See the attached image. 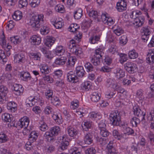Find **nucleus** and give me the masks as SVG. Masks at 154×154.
Wrapping results in <instances>:
<instances>
[{
  "instance_id": "obj_48",
  "label": "nucleus",
  "mask_w": 154,
  "mask_h": 154,
  "mask_svg": "<svg viewBox=\"0 0 154 154\" xmlns=\"http://www.w3.org/2000/svg\"><path fill=\"white\" fill-rule=\"evenodd\" d=\"M41 71L43 74H48L50 71L49 68L47 66L45 65L42 66L40 68Z\"/></svg>"
},
{
  "instance_id": "obj_9",
  "label": "nucleus",
  "mask_w": 154,
  "mask_h": 154,
  "mask_svg": "<svg viewBox=\"0 0 154 154\" xmlns=\"http://www.w3.org/2000/svg\"><path fill=\"white\" fill-rule=\"evenodd\" d=\"M66 131L70 137L73 138L76 137L78 135L79 132L77 129L71 126L68 127Z\"/></svg>"
},
{
  "instance_id": "obj_20",
  "label": "nucleus",
  "mask_w": 154,
  "mask_h": 154,
  "mask_svg": "<svg viewBox=\"0 0 154 154\" xmlns=\"http://www.w3.org/2000/svg\"><path fill=\"white\" fill-rule=\"evenodd\" d=\"M30 42L34 45H38L41 43V39L40 37L34 35L30 38Z\"/></svg>"
},
{
  "instance_id": "obj_22",
  "label": "nucleus",
  "mask_w": 154,
  "mask_h": 154,
  "mask_svg": "<svg viewBox=\"0 0 154 154\" xmlns=\"http://www.w3.org/2000/svg\"><path fill=\"white\" fill-rule=\"evenodd\" d=\"M125 126L121 127L123 128V131L125 134H127L128 135H133L134 136L136 135V134H134V131L132 128L127 127V124L124 123Z\"/></svg>"
},
{
  "instance_id": "obj_25",
  "label": "nucleus",
  "mask_w": 154,
  "mask_h": 154,
  "mask_svg": "<svg viewBox=\"0 0 154 154\" xmlns=\"http://www.w3.org/2000/svg\"><path fill=\"white\" fill-rule=\"evenodd\" d=\"M108 154H118V152L112 146V142H110L107 146Z\"/></svg>"
},
{
  "instance_id": "obj_50",
  "label": "nucleus",
  "mask_w": 154,
  "mask_h": 154,
  "mask_svg": "<svg viewBox=\"0 0 154 154\" xmlns=\"http://www.w3.org/2000/svg\"><path fill=\"white\" fill-rule=\"evenodd\" d=\"M113 32L117 35L119 36L124 32V30L120 26H118L115 29H114Z\"/></svg>"
},
{
  "instance_id": "obj_53",
  "label": "nucleus",
  "mask_w": 154,
  "mask_h": 154,
  "mask_svg": "<svg viewBox=\"0 0 154 154\" xmlns=\"http://www.w3.org/2000/svg\"><path fill=\"white\" fill-rule=\"evenodd\" d=\"M97 142L99 143L102 146H104L107 143V140L106 139L102 137H97Z\"/></svg>"
},
{
  "instance_id": "obj_64",
  "label": "nucleus",
  "mask_w": 154,
  "mask_h": 154,
  "mask_svg": "<svg viewBox=\"0 0 154 154\" xmlns=\"http://www.w3.org/2000/svg\"><path fill=\"white\" fill-rule=\"evenodd\" d=\"M96 152V150L93 147L88 148L85 151V154H95Z\"/></svg>"
},
{
  "instance_id": "obj_38",
  "label": "nucleus",
  "mask_w": 154,
  "mask_h": 154,
  "mask_svg": "<svg viewBox=\"0 0 154 154\" xmlns=\"http://www.w3.org/2000/svg\"><path fill=\"white\" fill-rule=\"evenodd\" d=\"M29 55L33 60H40L41 57V54L39 53H31L29 54Z\"/></svg>"
},
{
  "instance_id": "obj_2",
  "label": "nucleus",
  "mask_w": 154,
  "mask_h": 154,
  "mask_svg": "<svg viewBox=\"0 0 154 154\" xmlns=\"http://www.w3.org/2000/svg\"><path fill=\"white\" fill-rule=\"evenodd\" d=\"M44 16L43 15H34L30 19L29 25L32 27L37 29L40 28V25L43 21Z\"/></svg>"
},
{
  "instance_id": "obj_52",
  "label": "nucleus",
  "mask_w": 154,
  "mask_h": 154,
  "mask_svg": "<svg viewBox=\"0 0 154 154\" xmlns=\"http://www.w3.org/2000/svg\"><path fill=\"white\" fill-rule=\"evenodd\" d=\"M39 129L42 131H45L48 128L46 123L43 121H41L39 122Z\"/></svg>"
},
{
  "instance_id": "obj_27",
  "label": "nucleus",
  "mask_w": 154,
  "mask_h": 154,
  "mask_svg": "<svg viewBox=\"0 0 154 154\" xmlns=\"http://www.w3.org/2000/svg\"><path fill=\"white\" fill-rule=\"evenodd\" d=\"M91 100L94 102H97L100 98V95L98 92H94L91 95Z\"/></svg>"
},
{
  "instance_id": "obj_23",
  "label": "nucleus",
  "mask_w": 154,
  "mask_h": 154,
  "mask_svg": "<svg viewBox=\"0 0 154 154\" xmlns=\"http://www.w3.org/2000/svg\"><path fill=\"white\" fill-rule=\"evenodd\" d=\"M145 18L143 16H140L137 17L136 19L134 20V22L136 24V26L138 27H140L143 25L144 23Z\"/></svg>"
},
{
  "instance_id": "obj_16",
  "label": "nucleus",
  "mask_w": 154,
  "mask_h": 154,
  "mask_svg": "<svg viewBox=\"0 0 154 154\" xmlns=\"http://www.w3.org/2000/svg\"><path fill=\"white\" fill-rule=\"evenodd\" d=\"M88 15L91 19L95 20L98 22L100 21V15H99L97 11L93 10L90 11Z\"/></svg>"
},
{
  "instance_id": "obj_49",
  "label": "nucleus",
  "mask_w": 154,
  "mask_h": 154,
  "mask_svg": "<svg viewBox=\"0 0 154 154\" xmlns=\"http://www.w3.org/2000/svg\"><path fill=\"white\" fill-rule=\"evenodd\" d=\"M112 134L114 137L116 139L120 140L123 137L122 135L120 134L116 130H114L112 131Z\"/></svg>"
},
{
  "instance_id": "obj_55",
  "label": "nucleus",
  "mask_w": 154,
  "mask_h": 154,
  "mask_svg": "<svg viewBox=\"0 0 154 154\" xmlns=\"http://www.w3.org/2000/svg\"><path fill=\"white\" fill-rule=\"evenodd\" d=\"M49 32V28L46 26H42L40 29L41 34L43 35H45L47 34Z\"/></svg>"
},
{
  "instance_id": "obj_61",
  "label": "nucleus",
  "mask_w": 154,
  "mask_h": 154,
  "mask_svg": "<svg viewBox=\"0 0 154 154\" xmlns=\"http://www.w3.org/2000/svg\"><path fill=\"white\" fill-rule=\"evenodd\" d=\"M115 80L113 79L109 78L107 79L106 82V85L107 87H111L114 84Z\"/></svg>"
},
{
  "instance_id": "obj_47",
  "label": "nucleus",
  "mask_w": 154,
  "mask_h": 154,
  "mask_svg": "<svg viewBox=\"0 0 154 154\" xmlns=\"http://www.w3.org/2000/svg\"><path fill=\"white\" fill-rule=\"evenodd\" d=\"M2 120L6 122H9L11 121V118L10 115L8 113H5L2 115Z\"/></svg>"
},
{
  "instance_id": "obj_15",
  "label": "nucleus",
  "mask_w": 154,
  "mask_h": 154,
  "mask_svg": "<svg viewBox=\"0 0 154 154\" xmlns=\"http://www.w3.org/2000/svg\"><path fill=\"white\" fill-rule=\"evenodd\" d=\"M55 40V38L53 37L47 36L44 40V43L46 46L49 47L54 44Z\"/></svg>"
},
{
  "instance_id": "obj_7",
  "label": "nucleus",
  "mask_w": 154,
  "mask_h": 154,
  "mask_svg": "<svg viewBox=\"0 0 154 154\" xmlns=\"http://www.w3.org/2000/svg\"><path fill=\"white\" fill-rule=\"evenodd\" d=\"M61 140H60V144H59V149L64 150L66 149L69 145L68 141L66 140L68 138V136L66 134L64 135L62 137ZM60 140L61 139H60Z\"/></svg>"
},
{
  "instance_id": "obj_31",
  "label": "nucleus",
  "mask_w": 154,
  "mask_h": 154,
  "mask_svg": "<svg viewBox=\"0 0 154 154\" xmlns=\"http://www.w3.org/2000/svg\"><path fill=\"white\" fill-rule=\"evenodd\" d=\"M92 123L90 121H86L84 122L82 124L83 129L85 131H88L89 129L91 128Z\"/></svg>"
},
{
  "instance_id": "obj_21",
  "label": "nucleus",
  "mask_w": 154,
  "mask_h": 154,
  "mask_svg": "<svg viewBox=\"0 0 154 154\" xmlns=\"http://www.w3.org/2000/svg\"><path fill=\"white\" fill-rule=\"evenodd\" d=\"M52 117L57 124L60 125L63 123V120L60 113L54 114L52 116Z\"/></svg>"
},
{
  "instance_id": "obj_44",
  "label": "nucleus",
  "mask_w": 154,
  "mask_h": 154,
  "mask_svg": "<svg viewBox=\"0 0 154 154\" xmlns=\"http://www.w3.org/2000/svg\"><path fill=\"white\" fill-rule=\"evenodd\" d=\"M51 103L55 106H59L60 104V101L59 98L54 96L51 98Z\"/></svg>"
},
{
  "instance_id": "obj_26",
  "label": "nucleus",
  "mask_w": 154,
  "mask_h": 154,
  "mask_svg": "<svg viewBox=\"0 0 154 154\" xmlns=\"http://www.w3.org/2000/svg\"><path fill=\"white\" fill-rule=\"evenodd\" d=\"M1 40L2 43V47L5 50H10V49L11 48V46L6 44V40L5 39V35L4 33H3L2 35L1 36Z\"/></svg>"
},
{
  "instance_id": "obj_17",
  "label": "nucleus",
  "mask_w": 154,
  "mask_h": 154,
  "mask_svg": "<svg viewBox=\"0 0 154 154\" xmlns=\"http://www.w3.org/2000/svg\"><path fill=\"white\" fill-rule=\"evenodd\" d=\"M76 72L78 77L82 78L85 75L86 72L83 66H78L76 68Z\"/></svg>"
},
{
  "instance_id": "obj_39",
  "label": "nucleus",
  "mask_w": 154,
  "mask_h": 154,
  "mask_svg": "<svg viewBox=\"0 0 154 154\" xmlns=\"http://www.w3.org/2000/svg\"><path fill=\"white\" fill-rule=\"evenodd\" d=\"M100 39V35H95L91 37L89 39V42L91 44H95L99 41Z\"/></svg>"
},
{
  "instance_id": "obj_35",
  "label": "nucleus",
  "mask_w": 154,
  "mask_h": 154,
  "mask_svg": "<svg viewBox=\"0 0 154 154\" xmlns=\"http://www.w3.org/2000/svg\"><path fill=\"white\" fill-rule=\"evenodd\" d=\"M89 117L93 120H99L101 118V116L99 113L92 112L89 114Z\"/></svg>"
},
{
  "instance_id": "obj_60",
  "label": "nucleus",
  "mask_w": 154,
  "mask_h": 154,
  "mask_svg": "<svg viewBox=\"0 0 154 154\" xmlns=\"http://www.w3.org/2000/svg\"><path fill=\"white\" fill-rule=\"evenodd\" d=\"M62 75V72L60 70H57L53 73V76L56 79L61 77Z\"/></svg>"
},
{
  "instance_id": "obj_33",
  "label": "nucleus",
  "mask_w": 154,
  "mask_h": 154,
  "mask_svg": "<svg viewBox=\"0 0 154 154\" xmlns=\"http://www.w3.org/2000/svg\"><path fill=\"white\" fill-rule=\"evenodd\" d=\"M12 17L13 19L16 21L20 20L23 17L21 12L19 11H16L13 15Z\"/></svg>"
},
{
  "instance_id": "obj_29",
  "label": "nucleus",
  "mask_w": 154,
  "mask_h": 154,
  "mask_svg": "<svg viewBox=\"0 0 154 154\" xmlns=\"http://www.w3.org/2000/svg\"><path fill=\"white\" fill-rule=\"evenodd\" d=\"M20 77L23 81H27L28 79H32L30 74L28 72H22L20 73Z\"/></svg>"
},
{
  "instance_id": "obj_1",
  "label": "nucleus",
  "mask_w": 154,
  "mask_h": 154,
  "mask_svg": "<svg viewBox=\"0 0 154 154\" xmlns=\"http://www.w3.org/2000/svg\"><path fill=\"white\" fill-rule=\"evenodd\" d=\"M109 119L112 124L114 126H119L120 127L125 126V122H122L120 113L117 111L112 112L109 115Z\"/></svg>"
},
{
  "instance_id": "obj_19",
  "label": "nucleus",
  "mask_w": 154,
  "mask_h": 154,
  "mask_svg": "<svg viewBox=\"0 0 154 154\" xmlns=\"http://www.w3.org/2000/svg\"><path fill=\"white\" fill-rule=\"evenodd\" d=\"M38 134L35 131H32L29 136L28 140L29 141V145L31 143L35 141L38 137Z\"/></svg>"
},
{
  "instance_id": "obj_34",
  "label": "nucleus",
  "mask_w": 154,
  "mask_h": 154,
  "mask_svg": "<svg viewBox=\"0 0 154 154\" xmlns=\"http://www.w3.org/2000/svg\"><path fill=\"white\" fill-rule=\"evenodd\" d=\"M66 58L65 57H61L56 59L55 63L58 65H63L66 62Z\"/></svg>"
},
{
  "instance_id": "obj_56",
  "label": "nucleus",
  "mask_w": 154,
  "mask_h": 154,
  "mask_svg": "<svg viewBox=\"0 0 154 154\" xmlns=\"http://www.w3.org/2000/svg\"><path fill=\"white\" fill-rule=\"evenodd\" d=\"M85 66L87 71L88 72L92 71L93 70L94 67L89 62H87L86 63Z\"/></svg>"
},
{
  "instance_id": "obj_24",
  "label": "nucleus",
  "mask_w": 154,
  "mask_h": 154,
  "mask_svg": "<svg viewBox=\"0 0 154 154\" xmlns=\"http://www.w3.org/2000/svg\"><path fill=\"white\" fill-rule=\"evenodd\" d=\"M7 108L12 112H14L17 109V104L14 101L8 102L7 104Z\"/></svg>"
},
{
  "instance_id": "obj_51",
  "label": "nucleus",
  "mask_w": 154,
  "mask_h": 154,
  "mask_svg": "<svg viewBox=\"0 0 154 154\" xmlns=\"http://www.w3.org/2000/svg\"><path fill=\"white\" fill-rule=\"evenodd\" d=\"M91 84L89 82H85L83 83L81 86L82 88L83 89L86 91H88L90 88Z\"/></svg>"
},
{
  "instance_id": "obj_63",
  "label": "nucleus",
  "mask_w": 154,
  "mask_h": 154,
  "mask_svg": "<svg viewBox=\"0 0 154 154\" xmlns=\"http://www.w3.org/2000/svg\"><path fill=\"white\" fill-rule=\"evenodd\" d=\"M100 134L104 137H106L109 136L110 133L106 129V128L101 130L100 131Z\"/></svg>"
},
{
  "instance_id": "obj_14",
  "label": "nucleus",
  "mask_w": 154,
  "mask_h": 154,
  "mask_svg": "<svg viewBox=\"0 0 154 154\" xmlns=\"http://www.w3.org/2000/svg\"><path fill=\"white\" fill-rule=\"evenodd\" d=\"M93 136L91 133H88L85 134L84 140L85 144L89 145L93 142Z\"/></svg>"
},
{
  "instance_id": "obj_10",
  "label": "nucleus",
  "mask_w": 154,
  "mask_h": 154,
  "mask_svg": "<svg viewBox=\"0 0 154 154\" xmlns=\"http://www.w3.org/2000/svg\"><path fill=\"white\" fill-rule=\"evenodd\" d=\"M126 2L125 0H120L117 3L116 8L119 12H122L126 9Z\"/></svg>"
},
{
  "instance_id": "obj_4",
  "label": "nucleus",
  "mask_w": 154,
  "mask_h": 154,
  "mask_svg": "<svg viewBox=\"0 0 154 154\" xmlns=\"http://www.w3.org/2000/svg\"><path fill=\"white\" fill-rule=\"evenodd\" d=\"M124 66L125 70L131 74L133 73L137 70V65L133 62H128L124 64Z\"/></svg>"
},
{
  "instance_id": "obj_57",
  "label": "nucleus",
  "mask_w": 154,
  "mask_h": 154,
  "mask_svg": "<svg viewBox=\"0 0 154 154\" xmlns=\"http://www.w3.org/2000/svg\"><path fill=\"white\" fill-rule=\"evenodd\" d=\"M52 24L57 29L61 28L62 27L63 25V23L60 20H59L57 21H55L54 22H53Z\"/></svg>"
},
{
  "instance_id": "obj_6",
  "label": "nucleus",
  "mask_w": 154,
  "mask_h": 154,
  "mask_svg": "<svg viewBox=\"0 0 154 154\" xmlns=\"http://www.w3.org/2000/svg\"><path fill=\"white\" fill-rule=\"evenodd\" d=\"M14 58V62L19 64L24 63L26 61L25 53H20L15 54Z\"/></svg>"
},
{
  "instance_id": "obj_28",
  "label": "nucleus",
  "mask_w": 154,
  "mask_h": 154,
  "mask_svg": "<svg viewBox=\"0 0 154 154\" xmlns=\"http://www.w3.org/2000/svg\"><path fill=\"white\" fill-rule=\"evenodd\" d=\"M40 50L44 55L45 57L49 59H51L52 57L51 52L48 50L45 47L41 48Z\"/></svg>"
},
{
  "instance_id": "obj_11",
  "label": "nucleus",
  "mask_w": 154,
  "mask_h": 154,
  "mask_svg": "<svg viewBox=\"0 0 154 154\" xmlns=\"http://www.w3.org/2000/svg\"><path fill=\"white\" fill-rule=\"evenodd\" d=\"M12 89L15 92L14 93L17 95H19L21 93H22L23 91V88L21 85L17 84L13 85Z\"/></svg>"
},
{
  "instance_id": "obj_62",
  "label": "nucleus",
  "mask_w": 154,
  "mask_h": 154,
  "mask_svg": "<svg viewBox=\"0 0 154 154\" xmlns=\"http://www.w3.org/2000/svg\"><path fill=\"white\" fill-rule=\"evenodd\" d=\"M28 5L27 0H20L19 1V7L20 8H23L26 7Z\"/></svg>"
},
{
  "instance_id": "obj_5",
  "label": "nucleus",
  "mask_w": 154,
  "mask_h": 154,
  "mask_svg": "<svg viewBox=\"0 0 154 154\" xmlns=\"http://www.w3.org/2000/svg\"><path fill=\"white\" fill-rule=\"evenodd\" d=\"M29 118L26 116H24L20 119L17 125V127L20 129L22 128H26L29 125Z\"/></svg>"
},
{
  "instance_id": "obj_43",
  "label": "nucleus",
  "mask_w": 154,
  "mask_h": 154,
  "mask_svg": "<svg viewBox=\"0 0 154 154\" xmlns=\"http://www.w3.org/2000/svg\"><path fill=\"white\" fill-rule=\"evenodd\" d=\"M128 56L130 59H135L138 56V53L135 50L130 51L128 53Z\"/></svg>"
},
{
  "instance_id": "obj_58",
  "label": "nucleus",
  "mask_w": 154,
  "mask_h": 154,
  "mask_svg": "<svg viewBox=\"0 0 154 154\" xmlns=\"http://www.w3.org/2000/svg\"><path fill=\"white\" fill-rule=\"evenodd\" d=\"M105 120H102L100 121L98 124V128L100 131L101 130H103L106 128V124L105 123Z\"/></svg>"
},
{
  "instance_id": "obj_45",
  "label": "nucleus",
  "mask_w": 154,
  "mask_h": 154,
  "mask_svg": "<svg viewBox=\"0 0 154 154\" xmlns=\"http://www.w3.org/2000/svg\"><path fill=\"white\" fill-rule=\"evenodd\" d=\"M40 2V0H29V4L32 7L35 8L39 5Z\"/></svg>"
},
{
  "instance_id": "obj_37",
  "label": "nucleus",
  "mask_w": 154,
  "mask_h": 154,
  "mask_svg": "<svg viewBox=\"0 0 154 154\" xmlns=\"http://www.w3.org/2000/svg\"><path fill=\"white\" fill-rule=\"evenodd\" d=\"M82 10L81 8H79L74 12V17L76 19L79 20L82 17Z\"/></svg>"
},
{
  "instance_id": "obj_3",
  "label": "nucleus",
  "mask_w": 154,
  "mask_h": 154,
  "mask_svg": "<svg viewBox=\"0 0 154 154\" xmlns=\"http://www.w3.org/2000/svg\"><path fill=\"white\" fill-rule=\"evenodd\" d=\"M75 45V41L71 40L67 44V47L70 49V52L75 55H78L82 53L81 48Z\"/></svg>"
},
{
  "instance_id": "obj_46",
  "label": "nucleus",
  "mask_w": 154,
  "mask_h": 154,
  "mask_svg": "<svg viewBox=\"0 0 154 154\" xmlns=\"http://www.w3.org/2000/svg\"><path fill=\"white\" fill-rule=\"evenodd\" d=\"M130 123L133 126L137 127V125L140 123V120L138 118L134 117L132 118L130 121Z\"/></svg>"
},
{
  "instance_id": "obj_41",
  "label": "nucleus",
  "mask_w": 154,
  "mask_h": 154,
  "mask_svg": "<svg viewBox=\"0 0 154 154\" xmlns=\"http://www.w3.org/2000/svg\"><path fill=\"white\" fill-rule=\"evenodd\" d=\"M10 41L14 44H18L21 42V38L18 36H15L10 38Z\"/></svg>"
},
{
  "instance_id": "obj_13",
  "label": "nucleus",
  "mask_w": 154,
  "mask_h": 154,
  "mask_svg": "<svg viewBox=\"0 0 154 154\" xmlns=\"http://www.w3.org/2000/svg\"><path fill=\"white\" fill-rule=\"evenodd\" d=\"M133 111L135 115L138 117H142V121L145 120V112L142 111L140 109L137 108L136 106L134 107L133 108Z\"/></svg>"
},
{
  "instance_id": "obj_40",
  "label": "nucleus",
  "mask_w": 154,
  "mask_h": 154,
  "mask_svg": "<svg viewBox=\"0 0 154 154\" xmlns=\"http://www.w3.org/2000/svg\"><path fill=\"white\" fill-rule=\"evenodd\" d=\"M75 58L74 57H71L69 58L68 62L67 63V67H72L75 64Z\"/></svg>"
},
{
  "instance_id": "obj_12",
  "label": "nucleus",
  "mask_w": 154,
  "mask_h": 154,
  "mask_svg": "<svg viewBox=\"0 0 154 154\" xmlns=\"http://www.w3.org/2000/svg\"><path fill=\"white\" fill-rule=\"evenodd\" d=\"M146 58L147 62L149 64L154 63V49H152L149 50L147 55Z\"/></svg>"
},
{
  "instance_id": "obj_54",
  "label": "nucleus",
  "mask_w": 154,
  "mask_h": 154,
  "mask_svg": "<svg viewBox=\"0 0 154 154\" xmlns=\"http://www.w3.org/2000/svg\"><path fill=\"white\" fill-rule=\"evenodd\" d=\"M119 43L122 45H125L128 41L127 36L125 35H122L121 36L119 39Z\"/></svg>"
},
{
  "instance_id": "obj_30",
  "label": "nucleus",
  "mask_w": 154,
  "mask_h": 154,
  "mask_svg": "<svg viewBox=\"0 0 154 154\" xmlns=\"http://www.w3.org/2000/svg\"><path fill=\"white\" fill-rule=\"evenodd\" d=\"M55 52L57 55L61 56L63 54L65 50L63 46L60 45L57 47L55 50Z\"/></svg>"
},
{
  "instance_id": "obj_32",
  "label": "nucleus",
  "mask_w": 154,
  "mask_h": 154,
  "mask_svg": "<svg viewBox=\"0 0 154 154\" xmlns=\"http://www.w3.org/2000/svg\"><path fill=\"white\" fill-rule=\"evenodd\" d=\"M51 133L53 134L54 136H55L57 135L60 131V129L59 127L58 126H55L51 128L50 129Z\"/></svg>"
},
{
  "instance_id": "obj_18",
  "label": "nucleus",
  "mask_w": 154,
  "mask_h": 154,
  "mask_svg": "<svg viewBox=\"0 0 154 154\" xmlns=\"http://www.w3.org/2000/svg\"><path fill=\"white\" fill-rule=\"evenodd\" d=\"M114 72L116 74V77L118 79L123 77L125 75V71L120 68H116Z\"/></svg>"
},
{
  "instance_id": "obj_59",
  "label": "nucleus",
  "mask_w": 154,
  "mask_h": 154,
  "mask_svg": "<svg viewBox=\"0 0 154 154\" xmlns=\"http://www.w3.org/2000/svg\"><path fill=\"white\" fill-rule=\"evenodd\" d=\"M8 139L6 135L3 133L1 132V136H0V142L1 143L6 142L8 140Z\"/></svg>"
},
{
  "instance_id": "obj_8",
  "label": "nucleus",
  "mask_w": 154,
  "mask_h": 154,
  "mask_svg": "<svg viewBox=\"0 0 154 154\" xmlns=\"http://www.w3.org/2000/svg\"><path fill=\"white\" fill-rule=\"evenodd\" d=\"M67 80L72 83H76L78 81V78L75 72L70 71L66 75Z\"/></svg>"
},
{
  "instance_id": "obj_42",
  "label": "nucleus",
  "mask_w": 154,
  "mask_h": 154,
  "mask_svg": "<svg viewBox=\"0 0 154 154\" xmlns=\"http://www.w3.org/2000/svg\"><path fill=\"white\" fill-rule=\"evenodd\" d=\"M8 92V88L3 85L0 86V94L6 97L7 94Z\"/></svg>"
},
{
  "instance_id": "obj_36",
  "label": "nucleus",
  "mask_w": 154,
  "mask_h": 154,
  "mask_svg": "<svg viewBox=\"0 0 154 154\" xmlns=\"http://www.w3.org/2000/svg\"><path fill=\"white\" fill-rule=\"evenodd\" d=\"M101 57H97L95 56H93L92 57H90V61L95 66L99 65L100 64V60Z\"/></svg>"
}]
</instances>
